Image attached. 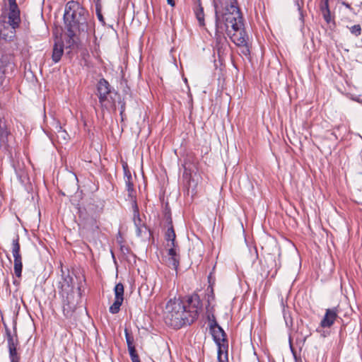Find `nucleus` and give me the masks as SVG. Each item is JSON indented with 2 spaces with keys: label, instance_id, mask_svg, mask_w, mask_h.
I'll return each mask as SVG.
<instances>
[{
  "label": "nucleus",
  "instance_id": "nucleus-50",
  "mask_svg": "<svg viewBox=\"0 0 362 362\" xmlns=\"http://www.w3.org/2000/svg\"><path fill=\"white\" fill-rule=\"evenodd\" d=\"M93 205H90H90L88 206V210L92 209H93Z\"/></svg>",
  "mask_w": 362,
  "mask_h": 362
},
{
  "label": "nucleus",
  "instance_id": "nucleus-52",
  "mask_svg": "<svg viewBox=\"0 0 362 362\" xmlns=\"http://www.w3.org/2000/svg\"><path fill=\"white\" fill-rule=\"evenodd\" d=\"M141 69H139V71H138V75H139V76H141Z\"/></svg>",
  "mask_w": 362,
  "mask_h": 362
},
{
  "label": "nucleus",
  "instance_id": "nucleus-20",
  "mask_svg": "<svg viewBox=\"0 0 362 362\" xmlns=\"http://www.w3.org/2000/svg\"><path fill=\"white\" fill-rule=\"evenodd\" d=\"M115 91L114 89H112V87L109 82L105 79L104 78H100L97 84H96V95H101L104 94V92H113Z\"/></svg>",
  "mask_w": 362,
  "mask_h": 362
},
{
  "label": "nucleus",
  "instance_id": "nucleus-7",
  "mask_svg": "<svg viewBox=\"0 0 362 362\" xmlns=\"http://www.w3.org/2000/svg\"><path fill=\"white\" fill-rule=\"evenodd\" d=\"M214 306L209 308V310H206V319L209 322V327L210 334L212 336L214 342H218V339L221 338H226L227 334L223 329L218 325L216 321L214 312Z\"/></svg>",
  "mask_w": 362,
  "mask_h": 362
},
{
  "label": "nucleus",
  "instance_id": "nucleus-30",
  "mask_svg": "<svg viewBox=\"0 0 362 362\" xmlns=\"http://www.w3.org/2000/svg\"><path fill=\"white\" fill-rule=\"evenodd\" d=\"M163 217H164L165 221H166L167 226H173L170 209L168 207V204L165 206V207L164 209Z\"/></svg>",
  "mask_w": 362,
  "mask_h": 362
},
{
  "label": "nucleus",
  "instance_id": "nucleus-47",
  "mask_svg": "<svg viewBox=\"0 0 362 362\" xmlns=\"http://www.w3.org/2000/svg\"><path fill=\"white\" fill-rule=\"evenodd\" d=\"M28 71L30 72V74H33V75L35 74V73L33 72L31 69H28Z\"/></svg>",
  "mask_w": 362,
  "mask_h": 362
},
{
  "label": "nucleus",
  "instance_id": "nucleus-38",
  "mask_svg": "<svg viewBox=\"0 0 362 362\" xmlns=\"http://www.w3.org/2000/svg\"><path fill=\"white\" fill-rule=\"evenodd\" d=\"M215 269V267H214L213 269H212V272H211L207 277V279H208V284H209V286H211V287H213L215 285V283H216V278H215V276L214 275V271Z\"/></svg>",
  "mask_w": 362,
  "mask_h": 362
},
{
  "label": "nucleus",
  "instance_id": "nucleus-14",
  "mask_svg": "<svg viewBox=\"0 0 362 362\" xmlns=\"http://www.w3.org/2000/svg\"><path fill=\"white\" fill-rule=\"evenodd\" d=\"M218 346V361L228 362V337L218 339V342H215Z\"/></svg>",
  "mask_w": 362,
  "mask_h": 362
},
{
  "label": "nucleus",
  "instance_id": "nucleus-54",
  "mask_svg": "<svg viewBox=\"0 0 362 362\" xmlns=\"http://www.w3.org/2000/svg\"><path fill=\"white\" fill-rule=\"evenodd\" d=\"M308 337V334H306V335L304 337V340H305V339H306V338H307Z\"/></svg>",
  "mask_w": 362,
  "mask_h": 362
},
{
  "label": "nucleus",
  "instance_id": "nucleus-26",
  "mask_svg": "<svg viewBox=\"0 0 362 362\" xmlns=\"http://www.w3.org/2000/svg\"><path fill=\"white\" fill-rule=\"evenodd\" d=\"M128 69H121V75H122V82L121 84L125 83V87L124 88L123 92L124 95H129L131 97V90L130 88L127 85L128 79L126 78V71Z\"/></svg>",
  "mask_w": 362,
  "mask_h": 362
},
{
  "label": "nucleus",
  "instance_id": "nucleus-5",
  "mask_svg": "<svg viewBox=\"0 0 362 362\" xmlns=\"http://www.w3.org/2000/svg\"><path fill=\"white\" fill-rule=\"evenodd\" d=\"M13 140V136L6 124L4 117L0 115V151L8 153L11 167L16 175L21 177L22 176V168L18 163H16L11 152Z\"/></svg>",
  "mask_w": 362,
  "mask_h": 362
},
{
  "label": "nucleus",
  "instance_id": "nucleus-46",
  "mask_svg": "<svg viewBox=\"0 0 362 362\" xmlns=\"http://www.w3.org/2000/svg\"><path fill=\"white\" fill-rule=\"evenodd\" d=\"M95 5V4H101V0H93Z\"/></svg>",
  "mask_w": 362,
  "mask_h": 362
},
{
  "label": "nucleus",
  "instance_id": "nucleus-11",
  "mask_svg": "<svg viewBox=\"0 0 362 362\" xmlns=\"http://www.w3.org/2000/svg\"><path fill=\"white\" fill-rule=\"evenodd\" d=\"M122 168L125 178L126 189L128 192V197L131 198V199H136V191L134 188L132 176L127 162L122 161Z\"/></svg>",
  "mask_w": 362,
  "mask_h": 362
},
{
  "label": "nucleus",
  "instance_id": "nucleus-29",
  "mask_svg": "<svg viewBox=\"0 0 362 362\" xmlns=\"http://www.w3.org/2000/svg\"><path fill=\"white\" fill-rule=\"evenodd\" d=\"M12 58L13 57L11 55H2L0 59V68L11 66Z\"/></svg>",
  "mask_w": 362,
  "mask_h": 362
},
{
  "label": "nucleus",
  "instance_id": "nucleus-41",
  "mask_svg": "<svg viewBox=\"0 0 362 362\" xmlns=\"http://www.w3.org/2000/svg\"><path fill=\"white\" fill-rule=\"evenodd\" d=\"M193 293L191 295V296H187V303L188 305V306L191 308H192V302H193Z\"/></svg>",
  "mask_w": 362,
  "mask_h": 362
},
{
  "label": "nucleus",
  "instance_id": "nucleus-39",
  "mask_svg": "<svg viewBox=\"0 0 362 362\" xmlns=\"http://www.w3.org/2000/svg\"><path fill=\"white\" fill-rule=\"evenodd\" d=\"M11 35L8 36L7 34H5V33H2V31L0 30L1 37L5 40H7L8 38L9 41L11 40V39L14 37V32L11 31Z\"/></svg>",
  "mask_w": 362,
  "mask_h": 362
},
{
  "label": "nucleus",
  "instance_id": "nucleus-48",
  "mask_svg": "<svg viewBox=\"0 0 362 362\" xmlns=\"http://www.w3.org/2000/svg\"><path fill=\"white\" fill-rule=\"evenodd\" d=\"M13 284H16V285H18L19 282L17 280H14L13 281Z\"/></svg>",
  "mask_w": 362,
  "mask_h": 362
},
{
  "label": "nucleus",
  "instance_id": "nucleus-15",
  "mask_svg": "<svg viewBox=\"0 0 362 362\" xmlns=\"http://www.w3.org/2000/svg\"><path fill=\"white\" fill-rule=\"evenodd\" d=\"M260 264L262 267L261 275L268 276L272 269L276 265L275 257L271 254H269L264 257V262L260 260Z\"/></svg>",
  "mask_w": 362,
  "mask_h": 362
},
{
  "label": "nucleus",
  "instance_id": "nucleus-10",
  "mask_svg": "<svg viewBox=\"0 0 362 362\" xmlns=\"http://www.w3.org/2000/svg\"><path fill=\"white\" fill-rule=\"evenodd\" d=\"M197 158L192 152L187 153L184 158L182 167L184 168V175L191 176L192 173L197 169Z\"/></svg>",
  "mask_w": 362,
  "mask_h": 362
},
{
  "label": "nucleus",
  "instance_id": "nucleus-9",
  "mask_svg": "<svg viewBox=\"0 0 362 362\" xmlns=\"http://www.w3.org/2000/svg\"><path fill=\"white\" fill-rule=\"evenodd\" d=\"M124 288L123 284L117 283L114 288L115 301L110 307L109 310L112 314H117L120 310V307L124 301Z\"/></svg>",
  "mask_w": 362,
  "mask_h": 362
},
{
  "label": "nucleus",
  "instance_id": "nucleus-23",
  "mask_svg": "<svg viewBox=\"0 0 362 362\" xmlns=\"http://www.w3.org/2000/svg\"><path fill=\"white\" fill-rule=\"evenodd\" d=\"M175 238L176 235L173 226H168V229L165 233V240L168 242V243H170V244L174 246V244L177 243Z\"/></svg>",
  "mask_w": 362,
  "mask_h": 362
},
{
  "label": "nucleus",
  "instance_id": "nucleus-44",
  "mask_svg": "<svg viewBox=\"0 0 362 362\" xmlns=\"http://www.w3.org/2000/svg\"><path fill=\"white\" fill-rule=\"evenodd\" d=\"M9 5H17L16 0H8Z\"/></svg>",
  "mask_w": 362,
  "mask_h": 362
},
{
  "label": "nucleus",
  "instance_id": "nucleus-1",
  "mask_svg": "<svg viewBox=\"0 0 362 362\" xmlns=\"http://www.w3.org/2000/svg\"><path fill=\"white\" fill-rule=\"evenodd\" d=\"M63 18L69 37V47L77 45L81 40L87 39L94 32L93 16L78 1L72 0L66 3Z\"/></svg>",
  "mask_w": 362,
  "mask_h": 362
},
{
  "label": "nucleus",
  "instance_id": "nucleus-55",
  "mask_svg": "<svg viewBox=\"0 0 362 362\" xmlns=\"http://www.w3.org/2000/svg\"><path fill=\"white\" fill-rule=\"evenodd\" d=\"M313 3V1L311 0V1L310 2V4H312Z\"/></svg>",
  "mask_w": 362,
  "mask_h": 362
},
{
  "label": "nucleus",
  "instance_id": "nucleus-24",
  "mask_svg": "<svg viewBox=\"0 0 362 362\" xmlns=\"http://www.w3.org/2000/svg\"><path fill=\"white\" fill-rule=\"evenodd\" d=\"M205 298L206 300V309L209 310V308H211V306H213L211 305V303L215 300V293L213 287H207L205 293Z\"/></svg>",
  "mask_w": 362,
  "mask_h": 362
},
{
  "label": "nucleus",
  "instance_id": "nucleus-2",
  "mask_svg": "<svg viewBox=\"0 0 362 362\" xmlns=\"http://www.w3.org/2000/svg\"><path fill=\"white\" fill-rule=\"evenodd\" d=\"M215 7L216 37H221L218 28L220 23L218 6H226V12L222 14L223 21L227 28L228 35L230 40L239 47H247L248 35L244 28L243 18L240 8L236 6V0H214Z\"/></svg>",
  "mask_w": 362,
  "mask_h": 362
},
{
  "label": "nucleus",
  "instance_id": "nucleus-13",
  "mask_svg": "<svg viewBox=\"0 0 362 362\" xmlns=\"http://www.w3.org/2000/svg\"><path fill=\"white\" fill-rule=\"evenodd\" d=\"M8 18V23L13 30L19 27L21 23V18L20 10L18 5H9V13Z\"/></svg>",
  "mask_w": 362,
  "mask_h": 362
},
{
  "label": "nucleus",
  "instance_id": "nucleus-25",
  "mask_svg": "<svg viewBox=\"0 0 362 362\" xmlns=\"http://www.w3.org/2000/svg\"><path fill=\"white\" fill-rule=\"evenodd\" d=\"M193 302L192 304L191 309L188 310H196L199 313V310H201L203 306L202 300H201L199 296L197 293H193Z\"/></svg>",
  "mask_w": 362,
  "mask_h": 362
},
{
  "label": "nucleus",
  "instance_id": "nucleus-8",
  "mask_svg": "<svg viewBox=\"0 0 362 362\" xmlns=\"http://www.w3.org/2000/svg\"><path fill=\"white\" fill-rule=\"evenodd\" d=\"M320 10L327 28L334 30L336 28L335 15L330 10L329 0H321Z\"/></svg>",
  "mask_w": 362,
  "mask_h": 362
},
{
  "label": "nucleus",
  "instance_id": "nucleus-4",
  "mask_svg": "<svg viewBox=\"0 0 362 362\" xmlns=\"http://www.w3.org/2000/svg\"><path fill=\"white\" fill-rule=\"evenodd\" d=\"M165 322L174 329H180L184 325H190L198 317V313L187 310L186 305L180 299H170L165 306Z\"/></svg>",
  "mask_w": 362,
  "mask_h": 362
},
{
  "label": "nucleus",
  "instance_id": "nucleus-32",
  "mask_svg": "<svg viewBox=\"0 0 362 362\" xmlns=\"http://www.w3.org/2000/svg\"><path fill=\"white\" fill-rule=\"evenodd\" d=\"M168 246L170 247L168 251V255L169 257H180L177 252L179 250V247L177 243H175L174 246L171 245L170 243H168Z\"/></svg>",
  "mask_w": 362,
  "mask_h": 362
},
{
  "label": "nucleus",
  "instance_id": "nucleus-34",
  "mask_svg": "<svg viewBox=\"0 0 362 362\" xmlns=\"http://www.w3.org/2000/svg\"><path fill=\"white\" fill-rule=\"evenodd\" d=\"M13 269L16 277L21 278L22 276L23 262H19L18 263H14Z\"/></svg>",
  "mask_w": 362,
  "mask_h": 362
},
{
  "label": "nucleus",
  "instance_id": "nucleus-12",
  "mask_svg": "<svg viewBox=\"0 0 362 362\" xmlns=\"http://www.w3.org/2000/svg\"><path fill=\"white\" fill-rule=\"evenodd\" d=\"M338 308L334 307L328 308L325 311V314L320 321V327L322 328H330L338 317Z\"/></svg>",
  "mask_w": 362,
  "mask_h": 362
},
{
  "label": "nucleus",
  "instance_id": "nucleus-49",
  "mask_svg": "<svg viewBox=\"0 0 362 362\" xmlns=\"http://www.w3.org/2000/svg\"><path fill=\"white\" fill-rule=\"evenodd\" d=\"M6 71V70L4 69V71L1 72V76H0V77H1L4 74H5V73H6V71Z\"/></svg>",
  "mask_w": 362,
  "mask_h": 362
},
{
  "label": "nucleus",
  "instance_id": "nucleus-18",
  "mask_svg": "<svg viewBox=\"0 0 362 362\" xmlns=\"http://www.w3.org/2000/svg\"><path fill=\"white\" fill-rule=\"evenodd\" d=\"M12 254L14 258V263L22 262L19 235L18 234L15 235L12 240Z\"/></svg>",
  "mask_w": 362,
  "mask_h": 362
},
{
  "label": "nucleus",
  "instance_id": "nucleus-31",
  "mask_svg": "<svg viewBox=\"0 0 362 362\" xmlns=\"http://www.w3.org/2000/svg\"><path fill=\"white\" fill-rule=\"evenodd\" d=\"M144 236L146 238H148V239L152 238L153 240V232L145 223H143V225L141 226V237H144Z\"/></svg>",
  "mask_w": 362,
  "mask_h": 362
},
{
  "label": "nucleus",
  "instance_id": "nucleus-37",
  "mask_svg": "<svg viewBox=\"0 0 362 362\" xmlns=\"http://www.w3.org/2000/svg\"><path fill=\"white\" fill-rule=\"evenodd\" d=\"M95 12H96L97 17H98L99 21H100L103 24H104L105 20H104V18L101 13L102 5L100 4H95Z\"/></svg>",
  "mask_w": 362,
  "mask_h": 362
},
{
  "label": "nucleus",
  "instance_id": "nucleus-35",
  "mask_svg": "<svg viewBox=\"0 0 362 362\" xmlns=\"http://www.w3.org/2000/svg\"><path fill=\"white\" fill-rule=\"evenodd\" d=\"M128 351L132 362H141L136 347L128 349Z\"/></svg>",
  "mask_w": 362,
  "mask_h": 362
},
{
  "label": "nucleus",
  "instance_id": "nucleus-36",
  "mask_svg": "<svg viewBox=\"0 0 362 362\" xmlns=\"http://www.w3.org/2000/svg\"><path fill=\"white\" fill-rule=\"evenodd\" d=\"M349 30L355 37H358L361 35L362 29L359 24H356L350 27Z\"/></svg>",
  "mask_w": 362,
  "mask_h": 362
},
{
  "label": "nucleus",
  "instance_id": "nucleus-45",
  "mask_svg": "<svg viewBox=\"0 0 362 362\" xmlns=\"http://www.w3.org/2000/svg\"><path fill=\"white\" fill-rule=\"evenodd\" d=\"M329 332H326V331H323L322 333H321V335L323 337H325L327 336V334H329Z\"/></svg>",
  "mask_w": 362,
  "mask_h": 362
},
{
  "label": "nucleus",
  "instance_id": "nucleus-43",
  "mask_svg": "<svg viewBox=\"0 0 362 362\" xmlns=\"http://www.w3.org/2000/svg\"><path fill=\"white\" fill-rule=\"evenodd\" d=\"M167 2L171 6H175V0H167Z\"/></svg>",
  "mask_w": 362,
  "mask_h": 362
},
{
  "label": "nucleus",
  "instance_id": "nucleus-6",
  "mask_svg": "<svg viewBox=\"0 0 362 362\" xmlns=\"http://www.w3.org/2000/svg\"><path fill=\"white\" fill-rule=\"evenodd\" d=\"M99 100V103L103 110H108L110 107L116 109V103L120 105V115L123 120L124 112L125 111V102L124 98H121L120 95L117 91L113 92H104L101 95H97Z\"/></svg>",
  "mask_w": 362,
  "mask_h": 362
},
{
  "label": "nucleus",
  "instance_id": "nucleus-3",
  "mask_svg": "<svg viewBox=\"0 0 362 362\" xmlns=\"http://www.w3.org/2000/svg\"><path fill=\"white\" fill-rule=\"evenodd\" d=\"M61 280L59 281L58 288L59 294L62 297L63 313L66 319L72 317L76 305L81 296V286H78L77 291H75L74 278L67 270L66 274L63 269H61Z\"/></svg>",
  "mask_w": 362,
  "mask_h": 362
},
{
  "label": "nucleus",
  "instance_id": "nucleus-27",
  "mask_svg": "<svg viewBox=\"0 0 362 362\" xmlns=\"http://www.w3.org/2000/svg\"><path fill=\"white\" fill-rule=\"evenodd\" d=\"M124 334H125V339L127 344V349H132V348H134L135 345L134 344V336L132 332L129 331L127 328L124 329Z\"/></svg>",
  "mask_w": 362,
  "mask_h": 362
},
{
  "label": "nucleus",
  "instance_id": "nucleus-53",
  "mask_svg": "<svg viewBox=\"0 0 362 362\" xmlns=\"http://www.w3.org/2000/svg\"><path fill=\"white\" fill-rule=\"evenodd\" d=\"M37 70L40 71V74L42 73V69H37Z\"/></svg>",
  "mask_w": 362,
  "mask_h": 362
},
{
  "label": "nucleus",
  "instance_id": "nucleus-16",
  "mask_svg": "<svg viewBox=\"0 0 362 362\" xmlns=\"http://www.w3.org/2000/svg\"><path fill=\"white\" fill-rule=\"evenodd\" d=\"M5 327V337L7 340V347L13 346V345H19L18 337L17 334L16 325L13 326V332L8 327V326L4 324Z\"/></svg>",
  "mask_w": 362,
  "mask_h": 362
},
{
  "label": "nucleus",
  "instance_id": "nucleus-28",
  "mask_svg": "<svg viewBox=\"0 0 362 362\" xmlns=\"http://www.w3.org/2000/svg\"><path fill=\"white\" fill-rule=\"evenodd\" d=\"M180 257H169L168 260V267L177 272L180 265Z\"/></svg>",
  "mask_w": 362,
  "mask_h": 362
},
{
  "label": "nucleus",
  "instance_id": "nucleus-40",
  "mask_svg": "<svg viewBox=\"0 0 362 362\" xmlns=\"http://www.w3.org/2000/svg\"><path fill=\"white\" fill-rule=\"evenodd\" d=\"M289 343H290V348H291V351L292 352V354L293 356V358L296 361V362H298L299 360H300V358H298V356H297V352L294 349L293 345H292V343H291V339H289Z\"/></svg>",
  "mask_w": 362,
  "mask_h": 362
},
{
  "label": "nucleus",
  "instance_id": "nucleus-19",
  "mask_svg": "<svg viewBox=\"0 0 362 362\" xmlns=\"http://www.w3.org/2000/svg\"><path fill=\"white\" fill-rule=\"evenodd\" d=\"M193 9L196 15V18L201 26L204 25V8L202 6L201 0H193Z\"/></svg>",
  "mask_w": 362,
  "mask_h": 362
},
{
  "label": "nucleus",
  "instance_id": "nucleus-33",
  "mask_svg": "<svg viewBox=\"0 0 362 362\" xmlns=\"http://www.w3.org/2000/svg\"><path fill=\"white\" fill-rule=\"evenodd\" d=\"M19 345H13L11 346H8V357L12 358L13 356H17L18 355H21L19 352Z\"/></svg>",
  "mask_w": 362,
  "mask_h": 362
},
{
  "label": "nucleus",
  "instance_id": "nucleus-22",
  "mask_svg": "<svg viewBox=\"0 0 362 362\" xmlns=\"http://www.w3.org/2000/svg\"><path fill=\"white\" fill-rule=\"evenodd\" d=\"M64 52L63 45L55 43L52 51V59L54 62H58Z\"/></svg>",
  "mask_w": 362,
  "mask_h": 362
},
{
  "label": "nucleus",
  "instance_id": "nucleus-51",
  "mask_svg": "<svg viewBox=\"0 0 362 362\" xmlns=\"http://www.w3.org/2000/svg\"><path fill=\"white\" fill-rule=\"evenodd\" d=\"M182 77H183L184 81H185V83H187V78H185L183 75H182Z\"/></svg>",
  "mask_w": 362,
  "mask_h": 362
},
{
  "label": "nucleus",
  "instance_id": "nucleus-42",
  "mask_svg": "<svg viewBox=\"0 0 362 362\" xmlns=\"http://www.w3.org/2000/svg\"><path fill=\"white\" fill-rule=\"evenodd\" d=\"M11 362H20L21 361V355H18L17 356H13L12 358H10Z\"/></svg>",
  "mask_w": 362,
  "mask_h": 362
},
{
  "label": "nucleus",
  "instance_id": "nucleus-17",
  "mask_svg": "<svg viewBox=\"0 0 362 362\" xmlns=\"http://www.w3.org/2000/svg\"><path fill=\"white\" fill-rule=\"evenodd\" d=\"M132 202H133V211H134V225H135V227H136V235L137 236H141V226L143 225V223H141V219L140 218V214H139V207H138V205H137V203H136V199H132Z\"/></svg>",
  "mask_w": 362,
  "mask_h": 362
},
{
  "label": "nucleus",
  "instance_id": "nucleus-21",
  "mask_svg": "<svg viewBox=\"0 0 362 362\" xmlns=\"http://www.w3.org/2000/svg\"><path fill=\"white\" fill-rule=\"evenodd\" d=\"M78 216L80 219L86 221V224L90 225L91 227L95 226L96 228H98V226L96 225V218L91 215L90 218L88 217L87 209L84 207H78Z\"/></svg>",
  "mask_w": 362,
  "mask_h": 362
}]
</instances>
